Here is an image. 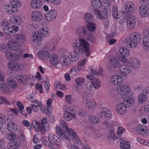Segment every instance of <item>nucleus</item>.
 Wrapping results in <instances>:
<instances>
[{"instance_id": "obj_1", "label": "nucleus", "mask_w": 149, "mask_h": 149, "mask_svg": "<svg viewBox=\"0 0 149 149\" xmlns=\"http://www.w3.org/2000/svg\"><path fill=\"white\" fill-rule=\"evenodd\" d=\"M79 42H76L73 45L74 51L71 52L69 54L70 56L71 61H77L79 58L80 54L85 52L87 57L89 56L90 53L89 49V45L84 39L79 38Z\"/></svg>"}, {"instance_id": "obj_2", "label": "nucleus", "mask_w": 149, "mask_h": 149, "mask_svg": "<svg viewBox=\"0 0 149 149\" xmlns=\"http://www.w3.org/2000/svg\"><path fill=\"white\" fill-rule=\"evenodd\" d=\"M61 127L57 126L56 131L61 138L70 140L72 139L74 144L79 143V138L77 136L75 132L73 130L69 129L65 122L63 120L60 122Z\"/></svg>"}, {"instance_id": "obj_3", "label": "nucleus", "mask_w": 149, "mask_h": 149, "mask_svg": "<svg viewBox=\"0 0 149 149\" xmlns=\"http://www.w3.org/2000/svg\"><path fill=\"white\" fill-rule=\"evenodd\" d=\"M141 41V36L138 33H132L130 37L125 40L126 44L130 47L134 48L138 43Z\"/></svg>"}, {"instance_id": "obj_4", "label": "nucleus", "mask_w": 149, "mask_h": 149, "mask_svg": "<svg viewBox=\"0 0 149 149\" xmlns=\"http://www.w3.org/2000/svg\"><path fill=\"white\" fill-rule=\"evenodd\" d=\"M141 41V36L138 33H132L130 37L125 40L126 44L130 47L134 48L138 43Z\"/></svg>"}, {"instance_id": "obj_5", "label": "nucleus", "mask_w": 149, "mask_h": 149, "mask_svg": "<svg viewBox=\"0 0 149 149\" xmlns=\"http://www.w3.org/2000/svg\"><path fill=\"white\" fill-rule=\"evenodd\" d=\"M102 112L101 114H100V116L104 118L105 120L103 121V124L104 125L106 128L109 127L110 123L108 120L112 118V116L111 114V112L109 111L108 109L105 107L102 108Z\"/></svg>"}, {"instance_id": "obj_6", "label": "nucleus", "mask_w": 149, "mask_h": 149, "mask_svg": "<svg viewBox=\"0 0 149 149\" xmlns=\"http://www.w3.org/2000/svg\"><path fill=\"white\" fill-rule=\"evenodd\" d=\"M63 109L64 113L63 114V118L67 121H70L73 117L76 118L75 114L73 113V109L70 107H68L66 105L63 106Z\"/></svg>"}, {"instance_id": "obj_7", "label": "nucleus", "mask_w": 149, "mask_h": 149, "mask_svg": "<svg viewBox=\"0 0 149 149\" xmlns=\"http://www.w3.org/2000/svg\"><path fill=\"white\" fill-rule=\"evenodd\" d=\"M50 31L47 29L45 28H41L39 29L37 32H34L33 37V41L34 42L36 40H37L38 41H40L41 39V38L43 36H47L49 35Z\"/></svg>"}, {"instance_id": "obj_8", "label": "nucleus", "mask_w": 149, "mask_h": 149, "mask_svg": "<svg viewBox=\"0 0 149 149\" xmlns=\"http://www.w3.org/2000/svg\"><path fill=\"white\" fill-rule=\"evenodd\" d=\"M134 6L131 2L126 3L125 8L122 10L124 15L126 16L132 14L134 11Z\"/></svg>"}, {"instance_id": "obj_9", "label": "nucleus", "mask_w": 149, "mask_h": 149, "mask_svg": "<svg viewBox=\"0 0 149 149\" xmlns=\"http://www.w3.org/2000/svg\"><path fill=\"white\" fill-rule=\"evenodd\" d=\"M132 96L130 94H125L123 96V98L124 101V103H123L126 107H130L134 105V100L132 98Z\"/></svg>"}, {"instance_id": "obj_10", "label": "nucleus", "mask_w": 149, "mask_h": 149, "mask_svg": "<svg viewBox=\"0 0 149 149\" xmlns=\"http://www.w3.org/2000/svg\"><path fill=\"white\" fill-rule=\"evenodd\" d=\"M125 16L127 17V27L130 29H133L136 24L135 17L132 14Z\"/></svg>"}, {"instance_id": "obj_11", "label": "nucleus", "mask_w": 149, "mask_h": 149, "mask_svg": "<svg viewBox=\"0 0 149 149\" xmlns=\"http://www.w3.org/2000/svg\"><path fill=\"white\" fill-rule=\"evenodd\" d=\"M119 52L120 54V59L123 63H126L127 61L126 58L129 54V51L126 48H124V47H122L119 49Z\"/></svg>"}, {"instance_id": "obj_12", "label": "nucleus", "mask_w": 149, "mask_h": 149, "mask_svg": "<svg viewBox=\"0 0 149 149\" xmlns=\"http://www.w3.org/2000/svg\"><path fill=\"white\" fill-rule=\"evenodd\" d=\"M40 130L42 134H44L46 131H48L49 129V124L47 122V118H44L40 122Z\"/></svg>"}, {"instance_id": "obj_13", "label": "nucleus", "mask_w": 149, "mask_h": 149, "mask_svg": "<svg viewBox=\"0 0 149 149\" xmlns=\"http://www.w3.org/2000/svg\"><path fill=\"white\" fill-rule=\"evenodd\" d=\"M119 70L121 75H124L125 76V74H128L131 72V68L128 65L123 63L120 65Z\"/></svg>"}, {"instance_id": "obj_14", "label": "nucleus", "mask_w": 149, "mask_h": 149, "mask_svg": "<svg viewBox=\"0 0 149 149\" xmlns=\"http://www.w3.org/2000/svg\"><path fill=\"white\" fill-rule=\"evenodd\" d=\"M130 88L127 86L122 85L118 87L117 89V92L118 94L120 95L129 94Z\"/></svg>"}, {"instance_id": "obj_15", "label": "nucleus", "mask_w": 149, "mask_h": 149, "mask_svg": "<svg viewBox=\"0 0 149 149\" xmlns=\"http://www.w3.org/2000/svg\"><path fill=\"white\" fill-rule=\"evenodd\" d=\"M5 79L4 75L0 71V88L5 93H7L9 91V88L3 81Z\"/></svg>"}, {"instance_id": "obj_16", "label": "nucleus", "mask_w": 149, "mask_h": 149, "mask_svg": "<svg viewBox=\"0 0 149 149\" xmlns=\"http://www.w3.org/2000/svg\"><path fill=\"white\" fill-rule=\"evenodd\" d=\"M37 56L42 60L48 59L50 56L49 52L44 51L40 50L37 54Z\"/></svg>"}, {"instance_id": "obj_17", "label": "nucleus", "mask_w": 149, "mask_h": 149, "mask_svg": "<svg viewBox=\"0 0 149 149\" xmlns=\"http://www.w3.org/2000/svg\"><path fill=\"white\" fill-rule=\"evenodd\" d=\"M110 66L113 68H117L120 65V62L115 57H111L109 59Z\"/></svg>"}, {"instance_id": "obj_18", "label": "nucleus", "mask_w": 149, "mask_h": 149, "mask_svg": "<svg viewBox=\"0 0 149 149\" xmlns=\"http://www.w3.org/2000/svg\"><path fill=\"white\" fill-rule=\"evenodd\" d=\"M20 145V142L18 140V138L17 136H16L12 142H9L7 145L8 148L9 149H13V147L15 148L18 147Z\"/></svg>"}, {"instance_id": "obj_19", "label": "nucleus", "mask_w": 149, "mask_h": 149, "mask_svg": "<svg viewBox=\"0 0 149 149\" xmlns=\"http://www.w3.org/2000/svg\"><path fill=\"white\" fill-rule=\"evenodd\" d=\"M140 15L142 16L146 17L149 14V8L147 6H142L139 9Z\"/></svg>"}, {"instance_id": "obj_20", "label": "nucleus", "mask_w": 149, "mask_h": 149, "mask_svg": "<svg viewBox=\"0 0 149 149\" xmlns=\"http://www.w3.org/2000/svg\"><path fill=\"white\" fill-rule=\"evenodd\" d=\"M50 142H51L52 146L53 143L56 146H58L60 143V140L56 136L52 134H50L48 137Z\"/></svg>"}, {"instance_id": "obj_21", "label": "nucleus", "mask_w": 149, "mask_h": 149, "mask_svg": "<svg viewBox=\"0 0 149 149\" xmlns=\"http://www.w3.org/2000/svg\"><path fill=\"white\" fill-rule=\"evenodd\" d=\"M87 31L85 26H80L78 27L76 31L77 35L81 37H84L87 35Z\"/></svg>"}, {"instance_id": "obj_22", "label": "nucleus", "mask_w": 149, "mask_h": 149, "mask_svg": "<svg viewBox=\"0 0 149 149\" xmlns=\"http://www.w3.org/2000/svg\"><path fill=\"white\" fill-rule=\"evenodd\" d=\"M31 16L32 19L35 21H40L42 18L41 13L37 11L33 12L31 14Z\"/></svg>"}, {"instance_id": "obj_23", "label": "nucleus", "mask_w": 149, "mask_h": 149, "mask_svg": "<svg viewBox=\"0 0 149 149\" xmlns=\"http://www.w3.org/2000/svg\"><path fill=\"white\" fill-rule=\"evenodd\" d=\"M71 59L70 57L68 56H63L60 58L61 63L65 66H68L70 64Z\"/></svg>"}, {"instance_id": "obj_24", "label": "nucleus", "mask_w": 149, "mask_h": 149, "mask_svg": "<svg viewBox=\"0 0 149 149\" xmlns=\"http://www.w3.org/2000/svg\"><path fill=\"white\" fill-rule=\"evenodd\" d=\"M112 83L115 85H119L123 83L122 78L119 76H113L111 79Z\"/></svg>"}, {"instance_id": "obj_25", "label": "nucleus", "mask_w": 149, "mask_h": 149, "mask_svg": "<svg viewBox=\"0 0 149 149\" xmlns=\"http://www.w3.org/2000/svg\"><path fill=\"white\" fill-rule=\"evenodd\" d=\"M130 65L135 69H137L140 67L139 61L135 58H132L129 60Z\"/></svg>"}, {"instance_id": "obj_26", "label": "nucleus", "mask_w": 149, "mask_h": 149, "mask_svg": "<svg viewBox=\"0 0 149 149\" xmlns=\"http://www.w3.org/2000/svg\"><path fill=\"white\" fill-rule=\"evenodd\" d=\"M126 106L123 103L119 104L116 108V110L117 113L120 114L125 113L126 111Z\"/></svg>"}, {"instance_id": "obj_27", "label": "nucleus", "mask_w": 149, "mask_h": 149, "mask_svg": "<svg viewBox=\"0 0 149 149\" xmlns=\"http://www.w3.org/2000/svg\"><path fill=\"white\" fill-rule=\"evenodd\" d=\"M7 129L11 133H14L17 130V127L14 122H10L8 123Z\"/></svg>"}, {"instance_id": "obj_28", "label": "nucleus", "mask_w": 149, "mask_h": 149, "mask_svg": "<svg viewBox=\"0 0 149 149\" xmlns=\"http://www.w3.org/2000/svg\"><path fill=\"white\" fill-rule=\"evenodd\" d=\"M42 5V2L40 0H33L31 2V5L33 9H39Z\"/></svg>"}, {"instance_id": "obj_29", "label": "nucleus", "mask_w": 149, "mask_h": 149, "mask_svg": "<svg viewBox=\"0 0 149 149\" xmlns=\"http://www.w3.org/2000/svg\"><path fill=\"white\" fill-rule=\"evenodd\" d=\"M137 130L139 134L143 135L146 132L147 129L145 125H141L137 126Z\"/></svg>"}, {"instance_id": "obj_30", "label": "nucleus", "mask_w": 149, "mask_h": 149, "mask_svg": "<svg viewBox=\"0 0 149 149\" xmlns=\"http://www.w3.org/2000/svg\"><path fill=\"white\" fill-rule=\"evenodd\" d=\"M84 18L85 21L87 23L92 22L94 19L93 15L89 13H87L84 15Z\"/></svg>"}, {"instance_id": "obj_31", "label": "nucleus", "mask_w": 149, "mask_h": 149, "mask_svg": "<svg viewBox=\"0 0 149 149\" xmlns=\"http://www.w3.org/2000/svg\"><path fill=\"white\" fill-rule=\"evenodd\" d=\"M50 61L52 65H56L59 62L58 56L56 54H52L50 57Z\"/></svg>"}, {"instance_id": "obj_32", "label": "nucleus", "mask_w": 149, "mask_h": 149, "mask_svg": "<svg viewBox=\"0 0 149 149\" xmlns=\"http://www.w3.org/2000/svg\"><path fill=\"white\" fill-rule=\"evenodd\" d=\"M15 39L18 41L20 42H24L25 40V37L21 34H15L14 35Z\"/></svg>"}, {"instance_id": "obj_33", "label": "nucleus", "mask_w": 149, "mask_h": 149, "mask_svg": "<svg viewBox=\"0 0 149 149\" xmlns=\"http://www.w3.org/2000/svg\"><path fill=\"white\" fill-rule=\"evenodd\" d=\"M148 99V97L144 93L140 94L138 98V100L139 103H143Z\"/></svg>"}, {"instance_id": "obj_34", "label": "nucleus", "mask_w": 149, "mask_h": 149, "mask_svg": "<svg viewBox=\"0 0 149 149\" xmlns=\"http://www.w3.org/2000/svg\"><path fill=\"white\" fill-rule=\"evenodd\" d=\"M91 4L94 8L98 9L101 7L102 3L100 0H92Z\"/></svg>"}, {"instance_id": "obj_35", "label": "nucleus", "mask_w": 149, "mask_h": 149, "mask_svg": "<svg viewBox=\"0 0 149 149\" xmlns=\"http://www.w3.org/2000/svg\"><path fill=\"white\" fill-rule=\"evenodd\" d=\"M41 141L44 144L50 147L49 149H54L52 148V144L51 142H50L49 138L47 139L45 137H43L41 139Z\"/></svg>"}, {"instance_id": "obj_36", "label": "nucleus", "mask_w": 149, "mask_h": 149, "mask_svg": "<svg viewBox=\"0 0 149 149\" xmlns=\"http://www.w3.org/2000/svg\"><path fill=\"white\" fill-rule=\"evenodd\" d=\"M96 27V24L94 22H90L88 23L87 28L88 30L90 32H93L95 30Z\"/></svg>"}, {"instance_id": "obj_37", "label": "nucleus", "mask_w": 149, "mask_h": 149, "mask_svg": "<svg viewBox=\"0 0 149 149\" xmlns=\"http://www.w3.org/2000/svg\"><path fill=\"white\" fill-rule=\"evenodd\" d=\"M120 146L122 149H129L130 148V144L129 143L124 140L120 142Z\"/></svg>"}, {"instance_id": "obj_38", "label": "nucleus", "mask_w": 149, "mask_h": 149, "mask_svg": "<svg viewBox=\"0 0 149 149\" xmlns=\"http://www.w3.org/2000/svg\"><path fill=\"white\" fill-rule=\"evenodd\" d=\"M8 85L11 88H14L17 86V84L15 80L11 78L8 79L7 81Z\"/></svg>"}, {"instance_id": "obj_39", "label": "nucleus", "mask_w": 149, "mask_h": 149, "mask_svg": "<svg viewBox=\"0 0 149 149\" xmlns=\"http://www.w3.org/2000/svg\"><path fill=\"white\" fill-rule=\"evenodd\" d=\"M8 67L11 70L17 71L19 68V65L18 63L14 62L12 63H9Z\"/></svg>"}, {"instance_id": "obj_40", "label": "nucleus", "mask_w": 149, "mask_h": 149, "mask_svg": "<svg viewBox=\"0 0 149 149\" xmlns=\"http://www.w3.org/2000/svg\"><path fill=\"white\" fill-rule=\"evenodd\" d=\"M85 79L83 77H79L75 79V82L77 85L81 86L85 84Z\"/></svg>"}, {"instance_id": "obj_41", "label": "nucleus", "mask_w": 149, "mask_h": 149, "mask_svg": "<svg viewBox=\"0 0 149 149\" xmlns=\"http://www.w3.org/2000/svg\"><path fill=\"white\" fill-rule=\"evenodd\" d=\"M92 82L95 88L98 89L100 87L101 82L98 79L95 78L93 80V81H92Z\"/></svg>"}, {"instance_id": "obj_42", "label": "nucleus", "mask_w": 149, "mask_h": 149, "mask_svg": "<svg viewBox=\"0 0 149 149\" xmlns=\"http://www.w3.org/2000/svg\"><path fill=\"white\" fill-rule=\"evenodd\" d=\"M23 52L22 50L16 52L15 54L14 55V56H15V57L13 61H19L20 58L22 57L23 54L22 52Z\"/></svg>"}, {"instance_id": "obj_43", "label": "nucleus", "mask_w": 149, "mask_h": 149, "mask_svg": "<svg viewBox=\"0 0 149 149\" xmlns=\"http://www.w3.org/2000/svg\"><path fill=\"white\" fill-rule=\"evenodd\" d=\"M9 48H10L14 50L17 51H20L19 50V45L16 42L12 43L11 45H9Z\"/></svg>"}, {"instance_id": "obj_44", "label": "nucleus", "mask_w": 149, "mask_h": 149, "mask_svg": "<svg viewBox=\"0 0 149 149\" xmlns=\"http://www.w3.org/2000/svg\"><path fill=\"white\" fill-rule=\"evenodd\" d=\"M48 13L49 14V15H48V16H47L48 19L49 18H50V19H51V18L49 17H50V15L52 16V17H53L52 19L56 18L57 16V13L56 11L54 9H52L50 10Z\"/></svg>"}, {"instance_id": "obj_45", "label": "nucleus", "mask_w": 149, "mask_h": 149, "mask_svg": "<svg viewBox=\"0 0 149 149\" xmlns=\"http://www.w3.org/2000/svg\"><path fill=\"white\" fill-rule=\"evenodd\" d=\"M9 49V47L3 44L0 45V51L2 52L6 53Z\"/></svg>"}, {"instance_id": "obj_46", "label": "nucleus", "mask_w": 149, "mask_h": 149, "mask_svg": "<svg viewBox=\"0 0 149 149\" xmlns=\"http://www.w3.org/2000/svg\"><path fill=\"white\" fill-rule=\"evenodd\" d=\"M96 105L95 102L93 101L87 102L86 103V107L91 109H93Z\"/></svg>"}, {"instance_id": "obj_47", "label": "nucleus", "mask_w": 149, "mask_h": 149, "mask_svg": "<svg viewBox=\"0 0 149 149\" xmlns=\"http://www.w3.org/2000/svg\"><path fill=\"white\" fill-rule=\"evenodd\" d=\"M102 118H101L99 120L98 118H96L94 116H91L89 118V120L90 122L91 123L93 124H97L100 122V120H101Z\"/></svg>"}, {"instance_id": "obj_48", "label": "nucleus", "mask_w": 149, "mask_h": 149, "mask_svg": "<svg viewBox=\"0 0 149 149\" xmlns=\"http://www.w3.org/2000/svg\"><path fill=\"white\" fill-rule=\"evenodd\" d=\"M19 1L18 0H12L11 1V6L15 8L19 6L20 5Z\"/></svg>"}, {"instance_id": "obj_49", "label": "nucleus", "mask_w": 149, "mask_h": 149, "mask_svg": "<svg viewBox=\"0 0 149 149\" xmlns=\"http://www.w3.org/2000/svg\"><path fill=\"white\" fill-rule=\"evenodd\" d=\"M143 44L146 47H149V37L148 36H145L143 38Z\"/></svg>"}, {"instance_id": "obj_50", "label": "nucleus", "mask_w": 149, "mask_h": 149, "mask_svg": "<svg viewBox=\"0 0 149 149\" xmlns=\"http://www.w3.org/2000/svg\"><path fill=\"white\" fill-rule=\"evenodd\" d=\"M118 15V9L115 6H113L112 8V16L114 18H116Z\"/></svg>"}, {"instance_id": "obj_51", "label": "nucleus", "mask_w": 149, "mask_h": 149, "mask_svg": "<svg viewBox=\"0 0 149 149\" xmlns=\"http://www.w3.org/2000/svg\"><path fill=\"white\" fill-rule=\"evenodd\" d=\"M87 39L92 43L95 41V38L91 33H88L87 36Z\"/></svg>"}, {"instance_id": "obj_52", "label": "nucleus", "mask_w": 149, "mask_h": 149, "mask_svg": "<svg viewBox=\"0 0 149 149\" xmlns=\"http://www.w3.org/2000/svg\"><path fill=\"white\" fill-rule=\"evenodd\" d=\"M32 125L35 130L37 132L39 131V129H40L39 123H38L36 121H32Z\"/></svg>"}, {"instance_id": "obj_53", "label": "nucleus", "mask_w": 149, "mask_h": 149, "mask_svg": "<svg viewBox=\"0 0 149 149\" xmlns=\"http://www.w3.org/2000/svg\"><path fill=\"white\" fill-rule=\"evenodd\" d=\"M14 54L9 52H8L6 53V56L8 59L10 60L13 61L15 56H14Z\"/></svg>"}, {"instance_id": "obj_54", "label": "nucleus", "mask_w": 149, "mask_h": 149, "mask_svg": "<svg viewBox=\"0 0 149 149\" xmlns=\"http://www.w3.org/2000/svg\"><path fill=\"white\" fill-rule=\"evenodd\" d=\"M4 103L8 105L10 104V103L8 101L6 97H0V104H2Z\"/></svg>"}, {"instance_id": "obj_55", "label": "nucleus", "mask_w": 149, "mask_h": 149, "mask_svg": "<svg viewBox=\"0 0 149 149\" xmlns=\"http://www.w3.org/2000/svg\"><path fill=\"white\" fill-rule=\"evenodd\" d=\"M108 16V12H106L102 11L99 16V18L100 19H106L107 18Z\"/></svg>"}, {"instance_id": "obj_56", "label": "nucleus", "mask_w": 149, "mask_h": 149, "mask_svg": "<svg viewBox=\"0 0 149 149\" xmlns=\"http://www.w3.org/2000/svg\"><path fill=\"white\" fill-rule=\"evenodd\" d=\"M10 22L6 19H3L2 20L1 23V25L3 26L6 27H9Z\"/></svg>"}, {"instance_id": "obj_57", "label": "nucleus", "mask_w": 149, "mask_h": 149, "mask_svg": "<svg viewBox=\"0 0 149 149\" xmlns=\"http://www.w3.org/2000/svg\"><path fill=\"white\" fill-rule=\"evenodd\" d=\"M65 98L67 102L69 104H71L74 102V100L70 95H66Z\"/></svg>"}, {"instance_id": "obj_58", "label": "nucleus", "mask_w": 149, "mask_h": 149, "mask_svg": "<svg viewBox=\"0 0 149 149\" xmlns=\"http://www.w3.org/2000/svg\"><path fill=\"white\" fill-rule=\"evenodd\" d=\"M86 87L88 90L91 91H93L95 88L92 81L91 82H88L87 84Z\"/></svg>"}, {"instance_id": "obj_59", "label": "nucleus", "mask_w": 149, "mask_h": 149, "mask_svg": "<svg viewBox=\"0 0 149 149\" xmlns=\"http://www.w3.org/2000/svg\"><path fill=\"white\" fill-rule=\"evenodd\" d=\"M6 124L4 123L3 124L0 125L1 131L3 134L6 132L8 129L6 127Z\"/></svg>"}, {"instance_id": "obj_60", "label": "nucleus", "mask_w": 149, "mask_h": 149, "mask_svg": "<svg viewBox=\"0 0 149 149\" xmlns=\"http://www.w3.org/2000/svg\"><path fill=\"white\" fill-rule=\"evenodd\" d=\"M11 8H9L7 9L6 11L8 13L12 14V13H15L16 11V10L15 8L13 7L12 6H11Z\"/></svg>"}, {"instance_id": "obj_61", "label": "nucleus", "mask_w": 149, "mask_h": 149, "mask_svg": "<svg viewBox=\"0 0 149 149\" xmlns=\"http://www.w3.org/2000/svg\"><path fill=\"white\" fill-rule=\"evenodd\" d=\"M109 134H108L107 138L114 140V137L115 136V134L114 133V130H111L109 131Z\"/></svg>"}, {"instance_id": "obj_62", "label": "nucleus", "mask_w": 149, "mask_h": 149, "mask_svg": "<svg viewBox=\"0 0 149 149\" xmlns=\"http://www.w3.org/2000/svg\"><path fill=\"white\" fill-rule=\"evenodd\" d=\"M118 20L120 24H123L125 22L126 19L123 16H121L120 17H118Z\"/></svg>"}, {"instance_id": "obj_63", "label": "nucleus", "mask_w": 149, "mask_h": 149, "mask_svg": "<svg viewBox=\"0 0 149 149\" xmlns=\"http://www.w3.org/2000/svg\"><path fill=\"white\" fill-rule=\"evenodd\" d=\"M82 97L83 100H87L90 99L89 94L86 92L82 94Z\"/></svg>"}, {"instance_id": "obj_64", "label": "nucleus", "mask_w": 149, "mask_h": 149, "mask_svg": "<svg viewBox=\"0 0 149 149\" xmlns=\"http://www.w3.org/2000/svg\"><path fill=\"white\" fill-rule=\"evenodd\" d=\"M78 68L76 67H72L71 70L69 72V74H73L72 75L75 74H76L75 73H78V71H77Z\"/></svg>"}]
</instances>
